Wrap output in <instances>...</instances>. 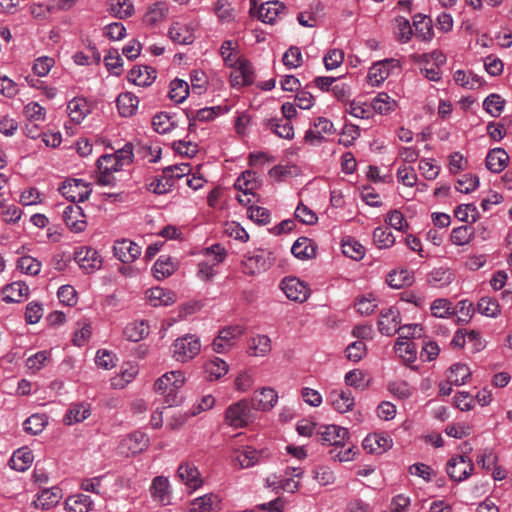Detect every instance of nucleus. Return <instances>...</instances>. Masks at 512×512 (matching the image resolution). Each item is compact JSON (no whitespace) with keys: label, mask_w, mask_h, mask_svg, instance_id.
<instances>
[{"label":"nucleus","mask_w":512,"mask_h":512,"mask_svg":"<svg viewBox=\"0 0 512 512\" xmlns=\"http://www.w3.org/2000/svg\"><path fill=\"white\" fill-rule=\"evenodd\" d=\"M149 334V325L146 321H133L123 330L124 337L132 342H138Z\"/></svg>","instance_id":"obj_37"},{"label":"nucleus","mask_w":512,"mask_h":512,"mask_svg":"<svg viewBox=\"0 0 512 512\" xmlns=\"http://www.w3.org/2000/svg\"><path fill=\"white\" fill-rule=\"evenodd\" d=\"M477 310L480 314L491 318H496L501 312L498 302L488 296L479 300Z\"/></svg>","instance_id":"obj_57"},{"label":"nucleus","mask_w":512,"mask_h":512,"mask_svg":"<svg viewBox=\"0 0 512 512\" xmlns=\"http://www.w3.org/2000/svg\"><path fill=\"white\" fill-rule=\"evenodd\" d=\"M453 79L456 84L466 89H476L481 85L480 78L477 75L463 70H457L453 75Z\"/></svg>","instance_id":"obj_59"},{"label":"nucleus","mask_w":512,"mask_h":512,"mask_svg":"<svg viewBox=\"0 0 512 512\" xmlns=\"http://www.w3.org/2000/svg\"><path fill=\"white\" fill-rule=\"evenodd\" d=\"M237 44L232 40H225L220 47V54L226 66L231 67L237 64L242 58L235 53Z\"/></svg>","instance_id":"obj_60"},{"label":"nucleus","mask_w":512,"mask_h":512,"mask_svg":"<svg viewBox=\"0 0 512 512\" xmlns=\"http://www.w3.org/2000/svg\"><path fill=\"white\" fill-rule=\"evenodd\" d=\"M147 298L152 306H169L175 302V294L161 287L147 291Z\"/></svg>","instance_id":"obj_40"},{"label":"nucleus","mask_w":512,"mask_h":512,"mask_svg":"<svg viewBox=\"0 0 512 512\" xmlns=\"http://www.w3.org/2000/svg\"><path fill=\"white\" fill-rule=\"evenodd\" d=\"M150 492L154 501L162 506L171 504V493L169 480L164 476H157L153 479Z\"/></svg>","instance_id":"obj_24"},{"label":"nucleus","mask_w":512,"mask_h":512,"mask_svg":"<svg viewBox=\"0 0 512 512\" xmlns=\"http://www.w3.org/2000/svg\"><path fill=\"white\" fill-rule=\"evenodd\" d=\"M291 253L300 260H307L314 257L315 248L309 238L300 237L292 245Z\"/></svg>","instance_id":"obj_46"},{"label":"nucleus","mask_w":512,"mask_h":512,"mask_svg":"<svg viewBox=\"0 0 512 512\" xmlns=\"http://www.w3.org/2000/svg\"><path fill=\"white\" fill-rule=\"evenodd\" d=\"M201 343L197 336L187 334L177 338L172 344L173 358L178 362H188L199 354Z\"/></svg>","instance_id":"obj_2"},{"label":"nucleus","mask_w":512,"mask_h":512,"mask_svg":"<svg viewBox=\"0 0 512 512\" xmlns=\"http://www.w3.org/2000/svg\"><path fill=\"white\" fill-rule=\"evenodd\" d=\"M413 26L415 27V35L422 41H431L434 32L431 19L423 14H416L413 17Z\"/></svg>","instance_id":"obj_36"},{"label":"nucleus","mask_w":512,"mask_h":512,"mask_svg":"<svg viewBox=\"0 0 512 512\" xmlns=\"http://www.w3.org/2000/svg\"><path fill=\"white\" fill-rule=\"evenodd\" d=\"M68 115L74 123H81L90 113V106L83 97H75L68 102Z\"/></svg>","instance_id":"obj_33"},{"label":"nucleus","mask_w":512,"mask_h":512,"mask_svg":"<svg viewBox=\"0 0 512 512\" xmlns=\"http://www.w3.org/2000/svg\"><path fill=\"white\" fill-rule=\"evenodd\" d=\"M334 130V125L329 119L318 117L314 120L313 127L306 131L305 141L311 145H318L324 140L325 135L332 134Z\"/></svg>","instance_id":"obj_13"},{"label":"nucleus","mask_w":512,"mask_h":512,"mask_svg":"<svg viewBox=\"0 0 512 512\" xmlns=\"http://www.w3.org/2000/svg\"><path fill=\"white\" fill-rule=\"evenodd\" d=\"M395 63L394 59H385L374 63L368 71L367 82L373 87L379 86L388 78Z\"/></svg>","instance_id":"obj_19"},{"label":"nucleus","mask_w":512,"mask_h":512,"mask_svg":"<svg viewBox=\"0 0 512 512\" xmlns=\"http://www.w3.org/2000/svg\"><path fill=\"white\" fill-rule=\"evenodd\" d=\"M156 79V71L145 65L133 67L128 73V80L141 87L150 86Z\"/></svg>","instance_id":"obj_27"},{"label":"nucleus","mask_w":512,"mask_h":512,"mask_svg":"<svg viewBox=\"0 0 512 512\" xmlns=\"http://www.w3.org/2000/svg\"><path fill=\"white\" fill-rule=\"evenodd\" d=\"M395 350L404 361L414 362L416 360L414 343L408 340L404 341V337H398L395 343Z\"/></svg>","instance_id":"obj_55"},{"label":"nucleus","mask_w":512,"mask_h":512,"mask_svg":"<svg viewBox=\"0 0 512 512\" xmlns=\"http://www.w3.org/2000/svg\"><path fill=\"white\" fill-rule=\"evenodd\" d=\"M342 252L345 256L354 259L360 260L365 255L364 246L354 239H346L342 242Z\"/></svg>","instance_id":"obj_58"},{"label":"nucleus","mask_w":512,"mask_h":512,"mask_svg":"<svg viewBox=\"0 0 512 512\" xmlns=\"http://www.w3.org/2000/svg\"><path fill=\"white\" fill-rule=\"evenodd\" d=\"M92 504L91 498L84 494L69 496L65 501V507L68 512H88Z\"/></svg>","instance_id":"obj_48"},{"label":"nucleus","mask_w":512,"mask_h":512,"mask_svg":"<svg viewBox=\"0 0 512 512\" xmlns=\"http://www.w3.org/2000/svg\"><path fill=\"white\" fill-rule=\"evenodd\" d=\"M108 6L110 13L119 19L130 17L134 11L129 0H109Z\"/></svg>","instance_id":"obj_51"},{"label":"nucleus","mask_w":512,"mask_h":512,"mask_svg":"<svg viewBox=\"0 0 512 512\" xmlns=\"http://www.w3.org/2000/svg\"><path fill=\"white\" fill-rule=\"evenodd\" d=\"M63 494L62 490L59 487H51L41 490L36 499L33 501V504L36 508H41L43 510H48L56 506L60 500L62 499Z\"/></svg>","instance_id":"obj_25"},{"label":"nucleus","mask_w":512,"mask_h":512,"mask_svg":"<svg viewBox=\"0 0 512 512\" xmlns=\"http://www.w3.org/2000/svg\"><path fill=\"white\" fill-rule=\"evenodd\" d=\"M329 399L333 408L339 413L348 412L354 406V397L349 390H333Z\"/></svg>","instance_id":"obj_30"},{"label":"nucleus","mask_w":512,"mask_h":512,"mask_svg":"<svg viewBox=\"0 0 512 512\" xmlns=\"http://www.w3.org/2000/svg\"><path fill=\"white\" fill-rule=\"evenodd\" d=\"M400 321V313L396 308L383 309L378 322L379 331L383 335L391 336L399 331Z\"/></svg>","instance_id":"obj_18"},{"label":"nucleus","mask_w":512,"mask_h":512,"mask_svg":"<svg viewBox=\"0 0 512 512\" xmlns=\"http://www.w3.org/2000/svg\"><path fill=\"white\" fill-rule=\"evenodd\" d=\"M33 460L32 451L27 447H22L13 453L10 459V467L16 471L24 472L31 466Z\"/></svg>","instance_id":"obj_34"},{"label":"nucleus","mask_w":512,"mask_h":512,"mask_svg":"<svg viewBox=\"0 0 512 512\" xmlns=\"http://www.w3.org/2000/svg\"><path fill=\"white\" fill-rule=\"evenodd\" d=\"M373 240L377 247L380 249L389 248L395 242V238L391 231L384 227L375 228L373 232Z\"/></svg>","instance_id":"obj_63"},{"label":"nucleus","mask_w":512,"mask_h":512,"mask_svg":"<svg viewBox=\"0 0 512 512\" xmlns=\"http://www.w3.org/2000/svg\"><path fill=\"white\" fill-rule=\"evenodd\" d=\"M189 95V84L182 80L175 78L169 84L168 97L176 104L183 103Z\"/></svg>","instance_id":"obj_45"},{"label":"nucleus","mask_w":512,"mask_h":512,"mask_svg":"<svg viewBox=\"0 0 512 512\" xmlns=\"http://www.w3.org/2000/svg\"><path fill=\"white\" fill-rule=\"evenodd\" d=\"M316 433L323 443L334 446L332 450L346 446V441L349 438L348 430L337 425L320 426Z\"/></svg>","instance_id":"obj_8"},{"label":"nucleus","mask_w":512,"mask_h":512,"mask_svg":"<svg viewBox=\"0 0 512 512\" xmlns=\"http://www.w3.org/2000/svg\"><path fill=\"white\" fill-rule=\"evenodd\" d=\"M113 252L121 262L131 263L141 255V247L129 239H119L114 243Z\"/></svg>","instance_id":"obj_14"},{"label":"nucleus","mask_w":512,"mask_h":512,"mask_svg":"<svg viewBox=\"0 0 512 512\" xmlns=\"http://www.w3.org/2000/svg\"><path fill=\"white\" fill-rule=\"evenodd\" d=\"M302 473L301 468H287L284 477H269L267 478V484L273 489H281L285 492L294 493L299 488V482L295 480L294 477H300Z\"/></svg>","instance_id":"obj_12"},{"label":"nucleus","mask_w":512,"mask_h":512,"mask_svg":"<svg viewBox=\"0 0 512 512\" xmlns=\"http://www.w3.org/2000/svg\"><path fill=\"white\" fill-rule=\"evenodd\" d=\"M91 415V406L87 402H78L70 404L63 418L65 425L71 426L81 423Z\"/></svg>","instance_id":"obj_26"},{"label":"nucleus","mask_w":512,"mask_h":512,"mask_svg":"<svg viewBox=\"0 0 512 512\" xmlns=\"http://www.w3.org/2000/svg\"><path fill=\"white\" fill-rule=\"evenodd\" d=\"M430 310L437 318H447L453 313V306L448 299L438 298L432 302Z\"/></svg>","instance_id":"obj_64"},{"label":"nucleus","mask_w":512,"mask_h":512,"mask_svg":"<svg viewBox=\"0 0 512 512\" xmlns=\"http://www.w3.org/2000/svg\"><path fill=\"white\" fill-rule=\"evenodd\" d=\"M278 400L277 392L270 388H262L260 391H256L252 398L253 407L257 410H270L272 409Z\"/></svg>","instance_id":"obj_28"},{"label":"nucleus","mask_w":512,"mask_h":512,"mask_svg":"<svg viewBox=\"0 0 512 512\" xmlns=\"http://www.w3.org/2000/svg\"><path fill=\"white\" fill-rule=\"evenodd\" d=\"M138 105V97L130 92L121 93L117 97V107L119 113L124 117L132 116L136 112Z\"/></svg>","instance_id":"obj_43"},{"label":"nucleus","mask_w":512,"mask_h":512,"mask_svg":"<svg viewBox=\"0 0 512 512\" xmlns=\"http://www.w3.org/2000/svg\"><path fill=\"white\" fill-rule=\"evenodd\" d=\"M148 445V436L141 431H135L121 440L119 451L126 456L136 455L146 450Z\"/></svg>","instance_id":"obj_10"},{"label":"nucleus","mask_w":512,"mask_h":512,"mask_svg":"<svg viewBox=\"0 0 512 512\" xmlns=\"http://www.w3.org/2000/svg\"><path fill=\"white\" fill-rule=\"evenodd\" d=\"M204 254L209 259L199 263L198 275L203 280H209L215 275L214 267L224 260L226 251L221 245L214 244L206 248Z\"/></svg>","instance_id":"obj_4"},{"label":"nucleus","mask_w":512,"mask_h":512,"mask_svg":"<svg viewBox=\"0 0 512 512\" xmlns=\"http://www.w3.org/2000/svg\"><path fill=\"white\" fill-rule=\"evenodd\" d=\"M266 127L280 138L292 139L294 137V128L288 119H269L266 121Z\"/></svg>","instance_id":"obj_44"},{"label":"nucleus","mask_w":512,"mask_h":512,"mask_svg":"<svg viewBox=\"0 0 512 512\" xmlns=\"http://www.w3.org/2000/svg\"><path fill=\"white\" fill-rule=\"evenodd\" d=\"M113 154H105L97 160V183L101 186H114L116 184L115 172L123 170Z\"/></svg>","instance_id":"obj_3"},{"label":"nucleus","mask_w":512,"mask_h":512,"mask_svg":"<svg viewBox=\"0 0 512 512\" xmlns=\"http://www.w3.org/2000/svg\"><path fill=\"white\" fill-rule=\"evenodd\" d=\"M505 105V100L498 94L492 93L488 95L483 101V107L488 114L492 117H498L502 113Z\"/></svg>","instance_id":"obj_56"},{"label":"nucleus","mask_w":512,"mask_h":512,"mask_svg":"<svg viewBox=\"0 0 512 512\" xmlns=\"http://www.w3.org/2000/svg\"><path fill=\"white\" fill-rule=\"evenodd\" d=\"M204 369L207 379L215 381L228 373L229 365L223 359L214 357L206 361Z\"/></svg>","instance_id":"obj_35"},{"label":"nucleus","mask_w":512,"mask_h":512,"mask_svg":"<svg viewBox=\"0 0 512 512\" xmlns=\"http://www.w3.org/2000/svg\"><path fill=\"white\" fill-rule=\"evenodd\" d=\"M230 74V82L233 87H242L247 86L253 83L254 81V72L251 64L242 59L234 66Z\"/></svg>","instance_id":"obj_16"},{"label":"nucleus","mask_w":512,"mask_h":512,"mask_svg":"<svg viewBox=\"0 0 512 512\" xmlns=\"http://www.w3.org/2000/svg\"><path fill=\"white\" fill-rule=\"evenodd\" d=\"M234 187L239 192H254L258 187L256 173L244 171L235 181Z\"/></svg>","instance_id":"obj_54"},{"label":"nucleus","mask_w":512,"mask_h":512,"mask_svg":"<svg viewBox=\"0 0 512 512\" xmlns=\"http://www.w3.org/2000/svg\"><path fill=\"white\" fill-rule=\"evenodd\" d=\"M28 293V286L22 281H16L4 288L3 300L6 303L20 302Z\"/></svg>","instance_id":"obj_42"},{"label":"nucleus","mask_w":512,"mask_h":512,"mask_svg":"<svg viewBox=\"0 0 512 512\" xmlns=\"http://www.w3.org/2000/svg\"><path fill=\"white\" fill-rule=\"evenodd\" d=\"M271 351V340L267 335H257L252 338L249 352L253 356H265Z\"/></svg>","instance_id":"obj_53"},{"label":"nucleus","mask_w":512,"mask_h":512,"mask_svg":"<svg viewBox=\"0 0 512 512\" xmlns=\"http://www.w3.org/2000/svg\"><path fill=\"white\" fill-rule=\"evenodd\" d=\"M175 264L170 257L161 255L153 266L154 276L160 280L173 274Z\"/></svg>","instance_id":"obj_52"},{"label":"nucleus","mask_w":512,"mask_h":512,"mask_svg":"<svg viewBox=\"0 0 512 512\" xmlns=\"http://www.w3.org/2000/svg\"><path fill=\"white\" fill-rule=\"evenodd\" d=\"M363 446L371 453H382L392 446V440L387 435L376 433L366 437Z\"/></svg>","instance_id":"obj_38"},{"label":"nucleus","mask_w":512,"mask_h":512,"mask_svg":"<svg viewBox=\"0 0 512 512\" xmlns=\"http://www.w3.org/2000/svg\"><path fill=\"white\" fill-rule=\"evenodd\" d=\"M271 456L267 448L255 449L251 446H244L235 452V461L242 469L264 463Z\"/></svg>","instance_id":"obj_6"},{"label":"nucleus","mask_w":512,"mask_h":512,"mask_svg":"<svg viewBox=\"0 0 512 512\" xmlns=\"http://www.w3.org/2000/svg\"><path fill=\"white\" fill-rule=\"evenodd\" d=\"M75 261L87 273H92L100 269L102 259L99 253L89 247H82L75 253Z\"/></svg>","instance_id":"obj_17"},{"label":"nucleus","mask_w":512,"mask_h":512,"mask_svg":"<svg viewBox=\"0 0 512 512\" xmlns=\"http://www.w3.org/2000/svg\"><path fill=\"white\" fill-rule=\"evenodd\" d=\"M470 376L471 371L466 364L456 363L450 367L447 379L455 386H461L467 382Z\"/></svg>","instance_id":"obj_49"},{"label":"nucleus","mask_w":512,"mask_h":512,"mask_svg":"<svg viewBox=\"0 0 512 512\" xmlns=\"http://www.w3.org/2000/svg\"><path fill=\"white\" fill-rule=\"evenodd\" d=\"M241 334L242 329L239 326L222 329L212 343L213 351L219 354L227 352L233 347L235 340Z\"/></svg>","instance_id":"obj_15"},{"label":"nucleus","mask_w":512,"mask_h":512,"mask_svg":"<svg viewBox=\"0 0 512 512\" xmlns=\"http://www.w3.org/2000/svg\"><path fill=\"white\" fill-rule=\"evenodd\" d=\"M220 106L205 107L195 112L187 114L189 119V130L192 131L195 128L196 121L209 122L214 120L220 113Z\"/></svg>","instance_id":"obj_39"},{"label":"nucleus","mask_w":512,"mask_h":512,"mask_svg":"<svg viewBox=\"0 0 512 512\" xmlns=\"http://www.w3.org/2000/svg\"><path fill=\"white\" fill-rule=\"evenodd\" d=\"M372 109L381 114L387 115L393 112L397 107V101L390 97L387 93L381 92L371 102Z\"/></svg>","instance_id":"obj_47"},{"label":"nucleus","mask_w":512,"mask_h":512,"mask_svg":"<svg viewBox=\"0 0 512 512\" xmlns=\"http://www.w3.org/2000/svg\"><path fill=\"white\" fill-rule=\"evenodd\" d=\"M251 418L252 411L247 400H240L230 405L225 412L227 424L235 428L246 426Z\"/></svg>","instance_id":"obj_5"},{"label":"nucleus","mask_w":512,"mask_h":512,"mask_svg":"<svg viewBox=\"0 0 512 512\" xmlns=\"http://www.w3.org/2000/svg\"><path fill=\"white\" fill-rule=\"evenodd\" d=\"M454 279V275L450 269L438 268L434 269L428 277L429 283L443 287L449 285Z\"/></svg>","instance_id":"obj_61"},{"label":"nucleus","mask_w":512,"mask_h":512,"mask_svg":"<svg viewBox=\"0 0 512 512\" xmlns=\"http://www.w3.org/2000/svg\"><path fill=\"white\" fill-rule=\"evenodd\" d=\"M59 190L66 199L73 203L86 201L92 192L89 184L82 179L68 180Z\"/></svg>","instance_id":"obj_7"},{"label":"nucleus","mask_w":512,"mask_h":512,"mask_svg":"<svg viewBox=\"0 0 512 512\" xmlns=\"http://www.w3.org/2000/svg\"><path fill=\"white\" fill-rule=\"evenodd\" d=\"M186 379L183 371L174 370L165 373L155 382V390L165 395L164 402L168 407L176 406L181 403L182 397L178 395V390L184 385Z\"/></svg>","instance_id":"obj_1"},{"label":"nucleus","mask_w":512,"mask_h":512,"mask_svg":"<svg viewBox=\"0 0 512 512\" xmlns=\"http://www.w3.org/2000/svg\"><path fill=\"white\" fill-rule=\"evenodd\" d=\"M165 177L171 181L173 185H175L176 180L181 179L185 176H189L191 168L189 164L181 163L177 165H172L165 167L163 169Z\"/></svg>","instance_id":"obj_62"},{"label":"nucleus","mask_w":512,"mask_h":512,"mask_svg":"<svg viewBox=\"0 0 512 512\" xmlns=\"http://www.w3.org/2000/svg\"><path fill=\"white\" fill-rule=\"evenodd\" d=\"M285 6L280 1H267L260 5L258 18L264 23L272 24L284 12Z\"/></svg>","instance_id":"obj_29"},{"label":"nucleus","mask_w":512,"mask_h":512,"mask_svg":"<svg viewBox=\"0 0 512 512\" xmlns=\"http://www.w3.org/2000/svg\"><path fill=\"white\" fill-rule=\"evenodd\" d=\"M168 14V5L165 2H156L149 6L143 17L145 24L154 26L162 22Z\"/></svg>","instance_id":"obj_41"},{"label":"nucleus","mask_w":512,"mask_h":512,"mask_svg":"<svg viewBox=\"0 0 512 512\" xmlns=\"http://www.w3.org/2000/svg\"><path fill=\"white\" fill-rule=\"evenodd\" d=\"M280 287L288 299L299 303L305 302L310 295L308 285L296 277L284 278Z\"/></svg>","instance_id":"obj_9"},{"label":"nucleus","mask_w":512,"mask_h":512,"mask_svg":"<svg viewBox=\"0 0 512 512\" xmlns=\"http://www.w3.org/2000/svg\"><path fill=\"white\" fill-rule=\"evenodd\" d=\"M446 470L450 478L461 482L471 475L473 463L467 456L458 455L448 461Z\"/></svg>","instance_id":"obj_11"},{"label":"nucleus","mask_w":512,"mask_h":512,"mask_svg":"<svg viewBox=\"0 0 512 512\" xmlns=\"http://www.w3.org/2000/svg\"><path fill=\"white\" fill-rule=\"evenodd\" d=\"M243 269L246 274L255 275L269 267V261L262 250H256L245 256Z\"/></svg>","instance_id":"obj_22"},{"label":"nucleus","mask_w":512,"mask_h":512,"mask_svg":"<svg viewBox=\"0 0 512 512\" xmlns=\"http://www.w3.org/2000/svg\"><path fill=\"white\" fill-rule=\"evenodd\" d=\"M63 220L66 226L75 233L82 232L86 228L85 215L78 205L67 206L63 211Z\"/></svg>","instance_id":"obj_21"},{"label":"nucleus","mask_w":512,"mask_h":512,"mask_svg":"<svg viewBox=\"0 0 512 512\" xmlns=\"http://www.w3.org/2000/svg\"><path fill=\"white\" fill-rule=\"evenodd\" d=\"M219 509V497L215 494H206L191 502L189 512H217Z\"/></svg>","instance_id":"obj_31"},{"label":"nucleus","mask_w":512,"mask_h":512,"mask_svg":"<svg viewBox=\"0 0 512 512\" xmlns=\"http://www.w3.org/2000/svg\"><path fill=\"white\" fill-rule=\"evenodd\" d=\"M171 40L177 44L189 45L195 40L194 25L192 23L175 22L169 28Z\"/></svg>","instance_id":"obj_20"},{"label":"nucleus","mask_w":512,"mask_h":512,"mask_svg":"<svg viewBox=\"0 0 512 512\" xmlns=\"http://www.w3.org/2000/svg\"><path fill=\"white\" fill-rule=\"evenodd\" d=\"M509 161V155L502 148L490 150L486 156V167L493 173L502 172Z\"/></svg>","instance_id":"obj_32"},{"label":"nucleus","mask_w":512,"mask_h":512,"mask_svg":"<svg viewBox=\"0 0 512 512\" xmlns=\"http://www.w3.org/2000/svg\"><path fill=\"white\" fill-rule=\"evenodd\" d=\"M177 474L188 489L196 490L203 484L199 470L191 463H182L178 467Z\"/></svg>","instance_id":"obj_23"},{"label":"nucleus","mask_w":512,"mask_h":512,"mask_svg":"<svg viewBox=\"0 0 512 512\" xmlns=\"http://www.w3.org/2000/svg\"><path fill=\"white\" fill-rule=\"evenodd\" d=\"M47 424L48 417L45 414L36 413L24 421L23 427L27 433L31 435H37L44 430Z\"/></svg>","instance_id":"obj_50"}]
</instances>
